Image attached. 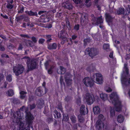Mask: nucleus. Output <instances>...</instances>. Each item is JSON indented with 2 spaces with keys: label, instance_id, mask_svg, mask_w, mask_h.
Listing matches in <instances>:
<instances>
[{
  "label": "nucleus",
  "instance_id": "obj_1",
  "mask_svg": "<svg viewBox=\"0 0 130 130\" xmlns=\"http://www.w3.org/2000/svg\"><path fill=\"white\" fill-rule=\"evenodd\" d=\"M111 100L113 99L112 103L114 104L115 110L117 112H119L122 110V105L121 102L119 100V97L115 92H112L110 95Z\"/></svg>",
  "mask_w": 130,
  "mask_h": 130
},
{
  "label": "nucleus",
  "instance_id": "obj_2",
  "mask_svg": "<svg viewBox=\"0 0 130 130\" xmlns=\"http://www.w3.org/2000/svg\"><path fill=\"white\" fill-rule=\"evenodd\" d=\"M25 112L26 118L27 125L24 130H30V127L32 129L33 128L32 123L33 122L32 120L34 118L30 112H26V111Z\"/></svg>",
  "mask_w": 130,
  "mask_h": 130
},
{
  "label": "nucleus",
  "instance_id": "obj_3",
  "mask_svg": "<svg viewBox=\"0 0 130 130\" xmlns=\"http://www.w3.org/2000/svg\"><path fill=\"white\" fill-rule=\"evenodd\" d=\"M27 67V72L31 71L36 69L37 66V63L35 59H32L28 60L26 62Z\"/></svg>",
  "mask_w": 130,
  "mask_h": 130
},
{
  "label": "nucleus",
  "instance_id": "obj_4",
  "mask_svg": "<svg viewBox=\"0 0 130 130\" xmlns=\"http://www.w3.org/2000/svg\"><path fill=\"white\" fill-rule=\"evenodd\" d=\"M90 78L88 77H85L83 80V82L85 86L87 87H93L94 84V82L92 78Z\"/></svg>",
  "mask_w": 130,
  "mask_h": 130
},
{
  "label": "nucleus",
  "instance_id": "obj_5",
  "mask_svg": "<svg viewBox=\"0 0 130 130\" xmlns=\"http://www.w3.org/2000/svg\"><path fill=\"white\" fill-rule=\"evenodd\" d=\"M24 70V68L22 65L18 64L14 66L13 68V72L16 75L18 76L22 73Z\"/></svg>",
  "mask_w": 130,
  "mask_h": 130
},
{
  "label": "nucleus",
  "instance_id": "obj_6",
  "mask_svg": "<svg viewBox=\"0 0 130 130\" xmlns=\"http://www.w3.org/2000/svg\"><path fill=\"white\" fill-rule=\"evenodd\" d=\"M93 79L96 80V83L97 84H101L103 83V78L102 75L100 73H97L93 74Z\"/></svg>",
  "mask_w": 130,
  "mask_h": 130
},
{
  "label": "nucleus",
  "instance_id": "obj_7",
  "mask_svg": "<svg viewBox=\"0 0 130 130\" xmlns=\"http://www.w3.org/2000/svg\"><path fill=\"white\" fill-rule=\"evenodd\" d=\"M85 53L86 54H88L89 56L92 57L96 56L98 54L97 51L94 48H87L85 51Z\"/></svg>",
  "mask_w": 130,
  "mask_h": 130
},
{
  "label": "nucleus",
  "instance_id": "obj_8",
  "mask_svg": "<svg viewBox=\"0 0 130 130\" xmlns=\"http://www.w3.org/2000/svg\"><path fill=\"white\" fill-rule=\"evenodd\" d=\"M73 76L69 73H66L64 76L65 81L68 86L71 85L72 84V78Z\"/></svg>",
  "mask_w": 130,
  "mask_h": 130
},
{
  "label": "nucleus",
  "instance_id": "obj_9",
  "mask_svg": "<svg viewBox=\"0 0 130 130\" xmlns=\"http://www.w3.org/2000/svg\"><path fill=\"white\" fill-rule=\"evenodd\" d=\"M85 99L88 104L90 105L92 104L94 101V99L92 95L89 93H87L85 95Z\"/></svg>",
  "mask_w": 130,
  "mask_h": 130
},
{
  "label": "nucleus",
  "instance_id": "obj_10",
  "mask_svg": "<svg viewBox=\"0 0 130 130\" xmlns=\"http://www.w3.org/2000/svg\"><path fill=\"white\" fill-rule=\"evenodd\" d=\"M87 17L86 15L82 14L80 17V23L82 26H85L87 23Z\"/></svg>",
  "mask_w": 130,
  "mask_h": 130
},
{
  "label": "nucleus",
  "instance_id": "obj_11",
  "mask_svg": "<svg viewBox=\"0 0 130 130\" xmlns=\"http://www.w3.org/2000/svg\"><path fill=\"white\" fill-rule=\"evenodd\" d=\"M104 124L103 121H101L100 120H98L95 124L96 130H101Z\"/></svg>",
  "mask_w": 130,
  "mask_h": 130
},
{
  "label": "nucleus",
  "instance_id": "obj_12",
  "mask_svg": "<svg viewBox=\"0 0 130 130\" xmlns=\"http://www.w3.org/2000/svg\"><path fill=\"white\" fill-rule=\"evenodd\" d=\"M46 93V91H45L44 92L42 88L40 87H38L36 90L35 91L36 95L38 96H42Z\"/></svg>",
  "mask_w": 130,
  "mask_h": 130
},
{
  "label": "nucleus",
  "instance_id": "obj_13",
  "mask_svg": "<svg viewBox=\"0 0 130 130\" xmlns=\"http://www.w3.org/2000/svg\"><path fill=\"white\" fill-rule=\"evenodd\" d=\"M66 21L67 25L63 22L61 23V25L63 26V29H65L66 28H69V29H71V26L69 22V20L68 18H66Z\"/></svg>",
  "mask_w": 130,
  "mask_h": 130
},
{
  "label": "nucleus",
  "instance_id": "obj_14",
  "mask_svg": "<svg viewBox=\"0 0 130 130\" xmlns=\"http://www.w3.org/2000/svg\"><path fill=\"white\" fill-rule=\"evenodd\" d=\"M23 114V113L20 111H17L16 113L14 112L13 115L14 118H17L19 119H22Z\"/></svg>",
  "mask_w": 130,
  "mask_h": 130
},
{
  "label": "nucleus",
  "instance_id": "obj_15",
  "mask_svg": "<svg viewBox=\"0 0 130 130\" xmlns=\"http://www.w3.org/2000/svg\"><path fill=\"white\" fill-rule=\"evenodd\" d=\"M62 5L63 7L68 9L69 10L72 9L73 7L72 4L68 2H66L63 3Z\"/></svg>",
  "mask_w": 130,
  "mask_h": 130
},
{
  "label": "nucleus",
  "instance_id": "obj_16",
  "mask_svg": "<svg viewBox=\"0 0 130 130\" xmlns=\"http://www.w3.org/2000/svg\"><path fill=\"white\" fill-rule=\"evenodd\" d=\"M105 18L106 22L108 23L112 22L113 18L109 13H105Z\"/></svg>",
  "mask_w": 130,
  "mask_h": 130
},
{
  "label": "nucleus",
  "instance_id": "obj_17",
  "mask_svg": "<svg viewBox=\"0 0 130 130\" xmlns=\"http://www.w3.org/2000/svg\"><path fill=\"white\" fill-rule=\"evenodd\" d=\"M85 106L84 105H82L80 108L79 112L80 114L83 116L85 115L86 112L85 109Z\"/></svg>",
  "mask_w": 130,
  "mask_h": 130
},
{
  "label": "nucleus",
  "instance_id": "obj_18",
  "mask_svg": "<svg viewBox=\"0 0 130 130\" xmlns=\"http://www.w3.org/2000/svg\"><path fill=\"white\" fill-rule=\"evenodd\" d=\"M103 22L102 16L101 15L99 17L96 18V22L95 25H102L103 24Z\"/></svg>",
  "mask_w": 130,
  "mask_h": 130
},
{
  "label": "nucleus",
  "instance_id": "obj_19",
  "mask_svg": "<svg viewBox=\"0 0 130 130\" xmlns=\"http://www.w3.org/2000/svg\"><path fill=\"white\" fill-rule=\"evenodd\" d=\"M95 69V67L93 66V64L92 63L86 69V70L87 71L89 72L90 73L94 72V70Z\"/></svg>",
  "mask_w": 130,
  "mask_h": 130
},
{
  "label": "nucleus",
  "instance_id": "obj_20",
  "mask_svg": "<svg viewBox=\"0 0 130 130\" xmlns=\"http://www.w3.org/2000/svg\"><path fill=\"white\" fill-rule=\"evenodd\" d=\"M25 12L29 16H36V17H38V14L37 12H33L32 10L30 11H26Z\"/></svg>",
  "mask_w": 130,
  "mask_h": 130
},
{
  "label": "nucleus",
  "instance_id": "obj_21",
  "mask_svg": "<svg viewBox=\"0 0 130 130\" xmlns=\"http://www.w3.org/2000/svg\"><path fill=\"white\" fill-rule=\"evenodd\" d=\"M93 110L94 114L95 115L98 114L100 112V109L98 106L93 107Z\"/></svg>",
  "mask_w": 130,
  "mask_h": 130
},
{
  "label": "nucleus",
  "instance_id": "obj_22",
  "mask_svg": "<svg viewBox=\"0 0 130 130\" xmlns=\"http://www.w3.org/2000/svg\"><path fill=\"white\" fill-rule=\"evenodd\" d=\"M41 18L43 21L42 22H48L50 20V18L46 15H42Z\"/></svg>",
  "mask_w": 130,
  "mask_h": 130
},
{
  "label": "nucleus",
  "instance_id": "obj_23",
  "mask_svg": "<svg viewBox=\"0 0 130 130\" xmlns=\"http://www.w3.org/2000/svg\"><path fill=\"white\" fill-rule=\"evenodd\" d=\"M124 119V117L121 114L119 115L117 118V120L118 122L120 123L123 122Z\"/></svg>",
  "mask_w": 130,
  "mask_h": 130
},
{
  "label": "nucleus",
  "instance_id": "obj_24",
  "mask_svg": "<svg viewBox=\"0 0 130 130\" xmlns=\"http://www.w3.org/2000/svg\"><path fill=\"white\" fill-rule=\"evenodd\" d=\"M54 118H58L61 117V113L58 112L56 110H55L54 111Z\"/></svg>",
  "mask_w": 130,
  "mask_h": 130
},
{
  "label": "nucleus",
  "instance_id": "obj_25",
  "mask_svg": "<svg viewBox=\"0 0 130 130\" xmlns=\"http://www.w3.org/2000/svg\"><path fill=\"white\" fill-rule=\"evenodd\" d=\"M60 71L59 72L58 71H57L58 74H64L65 73L66 71V69L62 66H60Z\"/></svg>",
  "mask_w": 130,
  "mask_h": 130
},
{
  "label": "nucleus",
  "instance_id": "obj_26",
  "mask_svg": "<svg viewBox=\"0 0 130 130\" xmlns=\"http://www.w3.org/2000/svg\"><path fill=\"white\" fill-rule=\"evenodd\" d=\"M48 48L50 50L55 49L57 48V44L55 43L49 44L48 45Z\"/></svg>",
  "mask_w": 130,
  "mask_h": 130
},
{
  "label": "nucleus",
  "instance_id": "obj_27",
  "mask_svg": "<svg viewBox=\"0 0 130 130\" xmlns=\"http://www.w3.org/2000/svg\"><path fill=\"white\" fill-rule=\"evenodd\" d=\"M20 98L21 99H23L26 96V94H27V92L23 91H21L20 92Z\"/></svg>",
  "mask_w": 130,
  "mask_h": 130
},
{
  "label": "nucleus",
  "instance_id": "obj_28",
  "mask_svg": "<svg viewBox=\"0 0 130 130\" xmlns=\"http://www.w3.org/2000/svg\"><path fill=\"white\" fill-rule=\"evenodd\" d=\"M117 14L118 15L124 14V8H119L117 11Z\"/></svg>",
  "mask_w": 130,
  "mask_h": 130
},
{
  "label": "nucleus",
  "instance_id": "obj_29",
  "mask_svg": "<svg viewBox=\"0 0 130 130\" xmlns=\"http://www.w3.org/2000/svg\"><path fill=\"white\" fill-rule=\"evenodd\" d=\"M100 98L103 101H105L108 99L107 95L105 93H101L100 94Z\"/></svg>",
  "mask_w": 130,
  "mask_h": 130
},
{
  "label": "nucleus",
  "instance_id": "obj_30",
  "mask_svg": "<svg viewBox=\"0 0 130 130\" xmlns=\"http://www.w3.org/2000/svg\"><path fill=\"white\" fill-rule=\"evenodd\" d=\"M65 34V30L64 29H63L60 32L59 35H60V38L62 39H64L65 37L64 34Z\"/></svg>",
  "mask_w": 130,
  "mask_h": 130
},
{
  "label": "nucleus",
  "instance_id": "obj_31",
  "mask_svg": "<svg viewBox=\"0 0 130 130\" xmlns=\"http://www.w3.org/2000/svg\"><path fill=\"white\" fill-rule=\"evenodd\" d=\"M70 119L73 123L74 124L76 122L77 119L76 116L74 115H72L71 116Z\"/></svg>",
  "mask_w": 130,
  "mask_h": 130
},
{
  "label": "nucleus",
  "instance_id": "obj_32",
  "mask_svg": "<svg viewBox=\"0 0 130 130\" xmlns=\"http://www.w3.org/2000/svg\"><path fill=\"white\" fill-rule=\"evenodd\" d=\"M6 93L9 96H12L14 94L13 90L12 89H9L6 92Z\"/></svg>",
  "mask_w": 130,
  "mask_h": 130
},
{
  "label": "nucleus",
  "instance_id": "obj_33",
  "mask_svg": "<svg viewBox=\"0 0 130 130\" xmlns=\"http://www.w3.org/2000/svg\"><path fill=\"white\" fill-rule=\"evenodd\" d=\"M39 102L38 104V106L40 108H42L43 107L44 104V101L43 100H39Z\"/></svg>",
  "mask_w": 130,
  "mask_h": 130
},
{
  "label": "nucleus",
  "instance_id": "obj_34",
  "mask_svg": "<svg viewBox=\"0 0 130 130\" xmlns=\"http://www.w3.org/2000/svg\"><path fill=\"white\" fill-rule=\"evenodd\" d=\"M82 116L83 115L81 114H79L78 116V121L80 123H82L84 121V119Z\"/></svg>",
  "mask_w": 130,
  "mask_h": 130
},
{
  "label": "nucleus",
  "instance_id": "obj_35",
  "mask_svg": "<svg viewBox=\"0 0 130 130\" xmlns=\"http://www.w3.org/2000/svg\"><path fill=\"white\" fill-rule=\"evenodd\" d=\"M13 102L14 104H19L20 103V100L17 98H14L13 99Z\"/></svg>",
  "mask_w": 130,
  "mask_h": 130
},
{
  "label": "nucleus",
  "instance_id": "obj_36",
  "mask_svg": "<svg viewBox=\"0 0 130 130\" xmlns=\"http://www.w3.org/2000/svg\"><path fill=\"white\" fill-rule=\"evenodd\" d=\"M90 38H87L84 39V45L85 46H86L88 43H89L90 42Z\"/></svg>",
  "mask_w": 130,
  "mask_h": 130
},
{
  "label": "nucleus",
  "instance_id": "obj_37",
  "mask_svg": "<svg viewBox=\"0 0 130 130\" xmlns=\"http://www.w3.org/2000/svg\"><path fill=\"white\" fill-rule=\"evenodd\" d=\"M115 115V111L114 109L111 108L110 110V116L111 117H113Z\"/></svg>",
  "mask_w": 130,
  "mask_h": 130
},
{
  "label": "nucleus",
  "instance_id": "obj_38",
  "mask_svg": "<svg viewBox=\"0 0 130 130\" xmlns=\"http://www.w3.org/2000/svg\"><path fill=\"white\" fill-rule=\"evenodd\" d=\"M124 69H125V72L126 75H128L129 74V69L127 67V64L125 63L124 65Z\"/></svg>",
  "mask_w": 130,
  "mask_h": 130
},
{
  "label": "nucleus",
  "instance_id": "obj_39",
  "mask_svg": "<svg viewBox=\"0 0 130 130\" xmlns=\"http://www.w3.org/2000/svg\"><path fill=\"white\" fill-rule=\"evenodd\" d=\"M103 49L107 51L109 49V45L108 44H104L103 46Z\"/></svg>",
  "mask_w": 130,
  "mask_h": 130
},
{
  "label": "nucleus",
  "instance_id": "obj_40",
  "mask_svg": "<svg viewBox=\"0 0 130 130\" xmlns=\"http://www.w3.org/2000/svg\"><path fill=\"white\" fill-rule=\"evenodd\" d=\"M78 126H80V124L79 123L74 124L72 127L73 130H78Z\"/></svg>",
  "mask_w": 130,
  "mask_h": 130
},
{
  "label": "nucleus",
  "instance_id": "obj_41",
  "mask_svg": "<svg viewBox=\"0 0 130 130\" xmlns=\"http://www.w3.org/2000/svg\"><path fill=\"white\" fill-rule=\"evenodd\" d=\"M91 0H85V5L87 7H90L91 5V2H90L89 3V2Z\"/></svg>",
  "mask_w": 130,
  "mask_h": 130
},
{
  "label": "nucleus",
  "instance_id": "obj_42",
  "mask_svg": "<svg viewBox=\"0 0 130 130\" xmlns=\"http://www.w3.org/2000/svg\"><path fill=\"white\" fill-rule=\"evenodd\" d=\"M22 16L23 19H24V21L28 22L29 21V19L28 16L25 15H22Z\"/></svg>",
  "mask_w": 130,
  "mask_h": 130
},
{
  "label": "nucleus",
  "instance_id": "obj_43",
  "mask_svg": "<svg viewBox=\"0 0 130 130\" xmlns=\"http://www.w3.org/2000/svg\"><path fill=\"white\" fill-rule=\"evenodd\" d=\"M6 80L9 82H11L12 80V75L10 74H9L6 77Z\"/></svg>",
  "mask_w": 130,
  "mask_h": 130
},
{
  "label": "nucleus",
  "instance_id": "obj_44",
  "mask_svg": "<svg viewBox=\"0 0 130 130\" xmlns=\"http://www.w3.org/2000/svg\"><path fill=\"white\" fill-rule=\"evenodd\" d=\"M80 25L79 24H75L74 26V29L75 31H78L79 29Z\"/></svg>",
  "mask_w": 130,
  "mask_h": 130
},
{
  "label": "nucleus",
  "instance_id": "obj_45",
  "mask_svg": "<svg viewBox=\"0 0 130 130\" xmlns=\"http://www.w3.org/2000/svg\"><path fill=\"white\" fill-rule=\"evenodd\" d=\"M121 82L123 84L126 85V83L127 82L126 78L125 77H123L121 78Z\"/></svg>",
  "mask_w": 130,
  "mask_h": 130
},
{
  "label": "nucleus",
  "instance_id": "obj_46",
  "mask_svg": "<svg viewBox=\"0 0 130 130\" xmlns=\"http://www.w3.org/2000/svg\"><path fill=\"white\" fill-rule=\"evenodd\" d=\"M69 120V118L68 115H66L65 116H63V120L66 122H67Z\"/></svg>",
  "mask_w": 130,
  "mask_h": 130
},
{
  "label": "nucleus",
  "instance_id": "obj_47",
  "mask_svg": "<svg viewBox=\"0 0 130 130\" xmlns=\"http://www.w3.org/2000/svg\"><path fill=\"white\" fill-rule=\"evenodd\" d=\"M72 98L71 96L67 95L65 98L64 100L65 101L68 102L71 100Z\"/></svg>",
  "mask_w": 130,
  "mask_h": 130
},
{
  "label": "nucleus",
  "instance_id": "obj_48",
  "mask_svg": "<svg viewBox=\"0 0 130 130\" xmlns=\"http://www.w3.org/2000/svg\"><path fill=\"white\" fill-rule=\"evenodd\" d=\"M46 38L47 39V42H49L51 41L52 40L51 38V35H46Z\"/></svg>",
  "mask_w": 130,
  "mask_h": 130
},
{
  "label": "nucleus",
  "instance_id": "obj_49",
  "mask_svg": "<svg viewBox=\"0 0 130 130\" xmlns=\"http://www.w3.org/2000/svg\"><path fill=\"white\" fill-rule=\"evenodd\" d=\"M130 12V7L128 6L126 8L125 15H128Z\"/></svg>",
  "mask_w": 130,
  "mask_h": 130
},
{
  "label": "nucleus",
  "instance_id": "obj_50",
  "mask_svg": "<svg viewBox=\"0 0 130 130\" xmlns=\"http://www.w3.org/2000/svg\"><path fill=\"white\" fill-rule=\"evenodd\" d=\"M103 130H109V126L107 124H105L103 127Z\"/></svg>",
  "mask_w": 130,
  "mask_h": 130
},
{
  "label": "nucleus",
  "instance_id": "obj_51",
  "mask_svg": "<svg viewBox=\"0 0 130 130\" xmlns=\"http://www.w3.org/2000/svg\"><path fill=\"white\" fill-rule=\"evenodd\" d=\"M104 118V116L102 114H100L98 116V119L100 120L101 121H103Z\"/></svg>",
  "mask_w": 130,
  "mask_h": 130
},
{
  "label": "nucleus",
  "instance_id": "obj_52",
  "mask_svg": "<svg viewBox=\"0 0 130 130\" xmlns=\"http://www.w3.org/2000/svg\"><path fill=\"white\" fill-rule=\"evenodd\" d=\"M57 106L58 108L61 111V112H62L63 111L61 104V103H59Z\"/></svg>",
  "mask_w": 130,
  "mask_h": 130
},
{
  "label": "nucleus",
  "instance_id": "obj_53",
  "mask_svg": "<svg viewBox=\"0 0 130 130\" xmlns=\"http://www.w3.org/2000/svg\"><path fill=\"white\" fill-rule=\"evenodd\" d=\"M96 18L95 17H93L92 18L91 20L92 22V25H94L96 24Z\"/></svg>",
  "mask_w": 130,
  "mask_h": 130
},
{
  "label": "nucleus",
  "instance_id": "obj_54",
  "mask_svg": "<svg viewBox=\"0 0 130 130\" xmlns=\"http://www.w3.org/2000/svg\"><path fill=\"white\" fill-rule=\"evenodd\" d=\"M36 105L35 104L33 103L32 105H29V108L30 110H32L35 108Z\"/></svg>",
  "mask_w": 130,
  "mask_h": 130
},
{
  "label": "nucleus",
  "instance_id": "obj_55",
  "mask_svg": "<svg viewBox=\"0 0 130 130\" xmlns=\"http://www.w3.org/2000/svg\"><path fill=\"white\" fill-rule=\"evenodd\" d=\"M23 17L22 15H21L19 17H17L16 18V20L18 22H19L21 20L23 19L22 17Z\"/></svg>",
  "mask_w": 130,
  "mask_h": 130
},
{
  "label": "nucleus",
  "instance_id": "obj_56",
  "mask_svg": "<svg viewBox=\"0 0 130 130\" xmlns=\"http://www.w3.org/2000/svg\"><path fill=\"white\" fill-rule=\"evenodd\" d=\"M76 4H81L83 0H73Z\"/></svg>",
  "mask_w": 130,
  "mask_h": 130
},
{
  "label": "nucleus",
  "instance_id": "obj_57",
  "mask_svg": "<svg viewBox=\"0 0 130 130\" xmlns=\"http://www.w3.org/2000/svg\"><path fill=\"white\" fill-rule=\"evenodd\" d=\"M34 100V96L32 95H31L29 96L28 98V101L29 102H31L32 101Z\"/></svg>",
  "mask_w": 130,
  "mask_h": 130
},
{
  "label": "nucleus",
  "instance_id": "obj_58",
  "mask_svg": "<svg viewBox=\"0 0 130 130\" xmlns=\"http://www.w3.org/2000/svg\"><path fill=\"white\" fill-rule=\"evenodd\" d=\"M0 62L1 63V65L2 66H3L6 63V62L5 60L1 59H0Z\"/></svg>",
  "mask_w": 130,
  "mask_h": 130
},
{
  "label": "nucleus",
  "instance_id": "obj_59",
  "mask_svg": "<svg viewBox=\"0 0 130 130\" xmlns=\"http://www.w3.org/2000/svg\"><path fill=\"white\" fill-rule=\"evenodd\" d=\"M60 83L61 85H62V84H64V83L63 82V77L62 76H61L60 77Z\"/></svg>",
  "mask_w": 130,
  "mask_h": 130
},
{
  "label": "nucleus",
  "instance_id": "obj_60",
  "mask_svg": "<svg viewBox=\"0 0 130 130\" xmlns=\"http://www.w3.org/2000/svg\"><path fill=\"white\" fill-rule=\"evenodd\" d=\"M45 39L43 38H40L39 41L38 42L39 44H42L45 41Z\"/></svg>",
  "mask_w": 130,
  "mask_h": 130
},
{
  "label": "nucleus",
  "instance_id": "obj_61",
  "mask_svg": "<svg viewBox=\"0 0 130 130\" xmlns=\"http://www.w3.org/2000/svg\"><path fill=\"white\" fill-rule=\"evenodd\" d=\"M7 7L8 9H11L13 8V6L11 4L8 3L7 5Z\"/></svg>",
  "mask_w": 130,
  "mask_h": 130
},
{
  "label": "nucleus",
  "instance_id": "obj_62",
  "mask_svg": "<svg viewBox=\"0 0 130 130\" xmlns=\"http://www.w3.org/2000/svg\"><path fill=\"white\" fill-rule=\"evenodd\" d=\"M20 36L24 38H29V36L25 34H20Z\"/></svg>",
  "mask_w": 130,
  "mask_h": 130
},
{
  "label": "nucleus",
  "instance_id": "obj_63",
  "mask_svg": "<svg viewBox=\"0 0 130 130\" xmlns=\"http://www.w3.org/2000/svg\"><path fill=\"white\" fill-rule=\"evenodd\" d=\"M31 39L32 41L34 43H36L37 40L36 38L35 37L33 36L31 38Z\"/></svg>",
  "mask_w": 130,
  "mask_h": 130
},
{
  "label": "nucleus",
  "instance_id": "obj_64",
  "mask_svg": "<svg viewBox=\"0 0 130 130\" xmlns=\"http://www.w3.org/2000/svg\"><path fill=\"white\" fill-rule=\"evenodd\" d=\"M1 56L2 58H9V57L8 55L4 53L2 54L1 55Z\"/></svg>",
  "mask_w": 130,
  "mask_h": 130
}]
</instances>
